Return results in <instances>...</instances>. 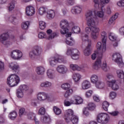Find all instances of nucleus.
I'll return each instance as SVG.
<instances>
[{
  "mask_svg": "<svg viewBox=\"0 0 124 124\" xmlns=\"http://www.w3.org/2000/svg\"><path fill=\"white\" fill-rule=\"evenodd\" d=\"M92 94H93V91L89 90L86 93V97H90Z\"/></svg>",
  "mask_w": 124,
  "mask_h": 124,
  "instance_id": "obj_63",
  "label": "nucleus"
},
{
  "mask_svg": "<svg viewBox=\"0 0 124 124\" xmlns=\"http://www.w3.org/2000/svg\"><path fill=\"white\" fill-rule=\"evenodd\" d=\"M11 57L13 60H20L23 57V53L18 49L14 50L11 52Z\"/></svg>",
  "mask_w": 124,
  "mask_h": 124,
  "instance_id": "obj_9",
  "label": "nucleus"
},
{
  "mask_svg": "<svg viewBox=\"0 0 124 124\" xmlns=\"http://www.w3.org/2000/svg\"><path fill=\"white\" fill-rule=\"evenodd\" d=\"M102 68L104 71H108L109 67H107V64H106V62H105L103 63Z\"/></svg>",
  "mask_w": 124,
  "mask_h": 124,
  "instance_id": "obj_54",
  "label": "nucleus"
},
{
  "mask_svg": "<svg viewBox=\"0 0 124 124\" xmlns=\"http://www.w3.org/2000/svg\"><path fill=\"white\" fill-rule=\"evenodd\" d=\"M10 20H12V22L14 24L16 25V24H17V19H16V17L14 16H11L10 17Z\"/></svg>",
  "mask_w": 124,
  "mask_h": 124,
  "instance_id": "obj_59",
  "label": "nucleus"
},
{
  "mask_svg": "<svg viewBox=\"0 0 124 124\" xmlns=\"http://www.w3.org/2000/svg\"><path fill=\"white\" fill-rule=\"evenodd\" d=\"M9 67L16 73L19 72V65L15 62H12L9 65Z\"/></svg>",
  "mask_w": 124,
  "mask_h": 124,
  "instance_id": "obj_12",
  "label": "nucleus"
},
{
  "mask_svg": "<svg viewBox=\"0 0 124 124\" xmlns=\"http://www.w3.org/2000/svg\"><path fill=\"white\" fill-rule=\"evenodd\" d=\"M53 111L55 114L57 115V116H59V115H61V114H62V109L57 107H53Z\"/></svg>",
  "mask_w": 124,
  "mask_h": 124,
  "instance_id": "obj_36",
  "label": "nucleus"
},
{
  "mask_svg": "<svg viewBox=\"0 0 124 124\" xmlns=\"http://www.w3.org/2000/svg\"><path fill=\"white\" fill-rule=\"evenodd\" d=\"M79 51L76 48H70L67 50L66 54L68 56H71L73 60H78L79 59Z\"/></svg>",
  "mask_w": 124,
  "mask_h": 124,
  "instance_id": "obj_6",
  "label": "nucleus"
},
{
  "mask_svg": "<svg viewBox=\"0 0 124 124\" xmlns=\"http://www.w3.org/2000/svg\"><path fill=\"white\" fill-rule=\"evenodd\" d=\"M47 34L48 35V39H53L55 37H58L59 36V33L56 32L52 33V30L51 29L47 30L46 31Z\"/></svg>",
  "mask_w": 124,
  "mask_h": 124,
  "instance_id": "obj_16",
  "label": "nucleus"
},
{
  "mask_svg": "<svg viewBox=\"0 0 124 124\" xmlns=\"http://www.w3.org/2000/svg\"><path fill=\"white\" fill-rule=\"evenodd\" d=\"M15 8V1H12L9 4V11H12Z\"/></svg>",
  "mask_w": 124,
  "mask_h": 124,
  "instance_id": "obj_44",
  "label": "nucleus"
},
{
  "mask_svg": "<svg viewBox=\"0 0 124 124\" xmlns=\"http://www.w3.org/2000/svg\"><path fill=\"white\" fill-rule=\"evenodd\" d=\"M4 70V62L0 61V71H2Z\"/></svg>",
  "mask_w": 124,
  "mask_h": 124,
  "instance_id": "obj_62",
  "label": "nucleus"
},
{
  "mask_svg": "<svg viewBox=\"0 0 124 124\" xmlns=\"http://www.w3.org/2000/svg\"><path fill=\"white\" fill-rule=\"evenodd\" d=\"M42 88H49L52 86V83L49 81H45L42 83L40 85Z\"/></svg>",
  "mask_w": 124,
  "mask_h": 124,
  "instance_id": "obj_31",
  "label": "nucleus"
},
{
  "mask_svg": "<svg viewBox=\"0 0 124 124\" xmlns=\"http://www.w3.org/2000/svg\"><path fill=\"white\" fill-rule=\"evenodd\" d=\"M36 72L39 75H43L45 72V69L42 66L38 67L37 68Z\"/></svg>",
  "mask_w": 124,
  "mask_h": 124,
  "instance_id": "obj_28",
  "label": "nucleus"
},
{
  "mask_svg": "<svg viewBox=\"0 0 124 124\" xmlns=\"http://www.w3.org/2000/svg\"><path fill=\"white\" fill-rule=\"evenodd\" d=\"M74 115V112H73V110L72 109H68L65 111V116H66V118H65V119H67L68 120L69 119H70L71 117L73 116Z\"/></svg>",
  "mask_w": 124,
  "mask_h": 124,
  "instance_id": "obj_23",
  "label": "nucleus"
},
{
  "mask_svg": "<svg viewBox=\"0 0 124 124\" xmlns=\"http://www.w3.org/2000/svg\"><path fill=\"white\" fill-rule=\"evenodd\" d=\"M17 117V112L16 111H13L12 112H10L9 114V118L11 120H15Z\"/></svg>",
  "mask_w": 124,
  "mask_h": 124,
  "instance_id": "obj_35",
  "label": "nucleus"
},
{
  "mask_svg": "<svg viewBox=\"0 0 124 124\" xmlns=\"http://www.w3.org/2000/svg\"><path fill=\"white\" fill-rule=\"evenodd\" d=\"M109 104L107 101H104L103 103V108L105 111H108V108H109Z\"/></svg>",
  "mask_w": 124,
  "mask_h": 124,
  "instance_id": "obj_42",
  "label": "nucleus"
},
{
  "mask_svg": "<svg viewBox=\"0 0 124 124\" xmlns=\"http://www.w3.org/2000/svg\"><path fill=\"white\" fill-rule=\"evenodd\" d=\"M30 26V22L26 21L21 24V28L23 30H28L29 26Z\"/></svg>",
  "mask_w": 124,
  "mask_h": 124,
  "instance_id": "obj_40",
  "label": "nucleus"
},
{
  "mask_svg": "<svg viewBox=\"0 0 124 124\" xmlns=\"http://www.w3.org/2000/svg\"><path fill=\"white\" fill-rule=\"evenodd\" d=\"M100 67H101V59L98 58L94 64L93 68L95 69V70H98Z\"/></svg>",
  "mask_w": 124,
  "mask_h": 124,
  "instance_id": "obj_19",
  "label": "nucleus"
},
{
  "mask_svg": "<svg viewBox=\"0 0 124 124\" xmlns=\"http://www.w3.org/2000/svg\"><path fill=\"white\" fill-rule=\"evenodd\" d=\"M69 26V23L66 19H62L60 22V27L62 30H61V33L62 34H65L68 33V27Z\"/></svg>",
  "mask_w": 124,
  "mask_h": 124,
  "instance_id": "obj_5",
  "label": "nucleus"
},
{
  "mask_svg": "<svg viewBox=\"0 0 124 124\" xmlns=\"http://www.w3.org/2000/svg\"><path fill=\"white\" fill-rule=\"evenodd\" d=\"M16 95L18 98H21L24 96V92L18 89L16 90Z\"/></svg>",
  "mask_w": 124,
  "mask_h": 124,
  "instance_id": "obj_33",
  "label": "nucleus"
},
{
  "mask_svg": "<svg viewBox=\"0 0 124 124\" xmlns=\"http://www.w3.org/2000/svg\"><path fill=\"white\" fill-rule=\"evenodd\" d=\"M112 60L118 64L119 67H124V63L123 62V58L120 53H114L112 55Z\"/></svg>",
  "mask_w": 124,
  "mask_h": 124,
  "instance_id": "obj_7",
  "label": "nucleus"
},
{
  "mask_svg": "<svg viewBox=\"0 0 124 124\" xmlns=\"http://www.w3.org/2000/svg\"><path fill=\"white\" fill-rule=\"evenodd\" d=\"M118 18V14H115L114 16L111 17L108 21V24L109 25H112L114 22H115V20H116Z\"/></svg>",
  "mask_w": 124,
  "mask_h": 124,
  "instance_id": "obj_34",
  "label": "nucleus"
},
{
  "mask_svg": "<svg viewBox=\"0 0 124 124\" xmlns=\"http://www.w3.org/2000/svg\"><path fill=\"white\" fill-rule=\"evenodd\" d=\"M64 104L65 106H70L72 104H74V100H72V99H71L70 102L65 100L64 101Z\"/></svg>",
  "mask_w": 124,
  "mask_h": 124,
  "instance_id": "obj_43",
  "label": "nucleus"
},
{
  "mask_svg": "<svg viewBox=\"0 0 124 124\" xmlns=\"http://www.w3.org/2000/svg\"><path fill=\"white\" fill-rule=\"evenodd\" d=\"M81 78V75L79 74H75L73 76V79L75 82H78Z\"/></svg>",
  "mask_w": 124,
  "mask_h": 124,
  "instance_id": "obj_37",
  "label": "nucleus"
},
{
  "mask_svg": "<svg viewBox=\"0 0 124 124\" xmlns=\"http://www.w3.org/2000/svg\"><path fill=\"white\" fill-rule=\"evenodd\" d=\"M79 120V118L76 115H73L72 117H71L69 119H65V121L66 123H69V122H72V124H78V121Z\"/></svg>",
  "mask_w": 124,
  "mask_h": 124,
  "instance_id": "obj_13",
  "label": "nucleus"
},
{
  "mask_svg": "<svg viewBox=\"0 0 124 124\" xmlns=\"http://www.w3.org/2000/svg\"><path fill=\"white\" fill-rule=\"evenodd\" d=\"M117 5H118V6L124 7V0H121L120 2H118Z\"/></svg>",
  "mask_w": 124,
  "mask_h": 124,
  "instance_id": "obj_64",
  "label": "nucleus"
},
{
  "mask_svg": "<svg viewBox=\"0 0 124 124\" xmlns=\"http://www.w3.org/2000/svg\"><path fill=\"white\" fill-rule=\"evenodd\" d=\"M47 17L48 19H53L55 17V11L53 10H50L47 12Z\"/></svg>",
  "mask_w": 124,
  "mask_h": 124,
  "instance_id": "obj_30",
  "label": "nucleus"
},
{
  "mask_svg": "<svg viewBox=\"0 0 124 124\" xmlns=\"http://www.w3.org/2000/svg\"><path fill=\"white\" fill-rule=\"evenodd\" d=\"M85 16L87 20V25L92 27V37L93 39H96L99 28L94 26L98 24V19L96 17L95 13L92 11H89L86 13Z\"/></svg>",
  "mask_w": 124,
  "mask_h": 124,
  "instance_id": "obj_1",
  "label": "nucleus"
},
{
  "mask_svg": "<svg viewBox=\"0 0 124 124\" xmlns=\"http://www.w3.org/2000/svg\"><path fill=\"white\" fill-rule=\"evenodd\" d=\"M109 96L111 99H114L117 96V94L115 92H112L110 93Z\"/></svg>",
  "mask_w": 124,
  "mask_h": 124,
  "instance_id": "obj_60",
  "label": "nucleus"
},
{
  "mask_svg": "<svg viewBox=\"0 0 124 124\" xmlns=\"http://www.w3.org/2000/svg\"><path fill=\"white\" fill-rule=\"evenodd\" d=\"M70 67L71 69H72V70H78V71L81 70V68L77 64H70Z\"/></svg>",
  "mask_w": 124,
  "mask_h": 124,
  "instance_id": "obj_38",
  "label": "nucleus"
},
{
  "mask_svg": "<svg viewBox=\"0 0 124 124\" xmlns=\"http://www.w3.org/2000/svg\"><path fill=\"white\" fill-rule=\"evenodd\" d=\"M45 108H41L39 110V115H45Z\"/></svg>",
  "mask_w": 124,
  "mask_h": 124,
  "instance_id": "obj_56",
  "label": "nucleus"
},
{
  "mask_svg": "<svg viewBox=\"0 0 124 124\" xmlns=\"http://www.w3.org/2000/svg\"><path fill=\"white\" fill-rule=\"evenodd\" d=\"M65 42L67 45H69V46H73V45L75 43V42H74V41H73V40H72V41L66 40Z\"/></svg>",
  "mask_w": 124,
  "mask_h": 124,
  "instance_id": "obj_61",
  "label": "nucleus"
},
{
  "mask_svg": "<svg viewBox=\"0 0 124 124\" xmlns=\"http://www.w3.org/2000/svg\"><path fill=\"white\" fill-rule=\"evenodd\" d=\"M57 62H64V58L63 56L59 55L58 57H56Z\"/></svg>",
  "mask_w": 124,
  "mask_h": 124,
  "instance_id": "obj_48",
  "label": "nucleus"
},
{
  "mask_svg": "<svg viewBox=\"0 0 124 124\" xmlns=\"http://www.w3.org/2000/svg\"><path fill=\"white\" fill-rule=\"evenodd\" d=\"M74 104L78 105L79 104H82V103H83V99H82V98L78 96L74 99Z\"/></svg>",
  "mask_w": 124,
  "mask_h": 124,
  "instance_id": "obj_27",
  "label": "nucleus"
},
{
  "mask_svg": "<svg viewBox=\"0 0 124 124\" xmlns=\"http://www.w3.org/2000/svg\"><path fill=\"white\" fill-rule=\"evenodd\" d=\"M42 48L40 46H36L34 49L29 53L30 58L31 60H34L41 54Z\"/></svg>",
  "mask_w": 124,
  "mask_h": 124,
  "instance_id": "obj_4",
  "label": "nucleus"
},
{
  "mask_svg": "<svg viewBox=\"0 0 124 124\" xmlns=\"http://www.w3.org/2000/svg\"><path fill=\"white\" fill-rule=\"evenodd\" d=\"M95 107H96L95 104L93 103H90L88 104V108H87L89 110H90V111H93V110L95 109Z\"/></svg>",
  "mask_w": 124,
  "mask_h": 124,
  "instance_id": "obj_41",
  "label": "nucleus"
},
{
  "mask_svg": "<svg viewBox=\"0 0 124 124\" xmlns=\"http://www.w3.org/2000/svg\"><path fill=\"white\" fill-rule=\"evenodd\" d=\"M39 38H48L47 37V35H46V33L44 32H41L38 34Z\"/></svg>",
  "mask_w": 124,
  "mask_h": 124,
  "instance_id": "obj_53",
  "label": "nucleus"
},
{
  "mask_svg": "<svg viewBox=\"0 0 124 124\" xmlns=\"http://www.w3.org/2000/svg\"><path fill=\"white\" fill-rule=\"evenodd\" d=\"M57 71L59 73H62V74H64L66 73L67 71V68L64 65H60L57 67Z\"/></svg>",
  "mask_w": 124,
  "mask_h": 124,
  "instance_id": "obj_14",
  "label": "nucleus"
},
{
  "mask_svg": "<svg viewBox=\"0 0 124 124\" xmlns=\"http://www.w3.org/2000/svg\"><path fill=\"white\" fill-rule=\"evenodd\" d=\"M109 38L111 41H116V40H117V37L112 35V33H111L109 34Z\"/></svg>",
  "mask_w": 124,
  "mask_h": 124,
  "instance_id": "obj_58",
  "label": "nucleus"
},
{
  "mask_svg": "<svg viewBox=\"0 0 124 124\" xmlns=\"http://www.w3.org/2000/svg\"><path fill=\"white\" fill-rule=\"evenodd\" d=\"M95 84V86L97 89H103L105 87V83L104 82L99 80Z\"/></svg>",
  "mask_w": 124,
  "mask_h": 124,
  "instance_id": "obj_29",
  "label": "nucleus"
},
{
  "mask_svg": "<svg viewBox=\"0 0 124 124\" xmlns=\"http://www.w3.org/2000/svg\"><path fill=\"white\" fill-rule=\"evenodd\" d=\"M91 80L92 83H93V84H95L96 82H98V77L96 76V75H93L91 77Z\"/></svg>",
  "mask_w": 124,
  "mask_h": 124,
  "instance_id": "obj_32",
  "label": "nucleus"
},
{
  "mask_svg": "<svg viewBox=\"0 0 124 124\" xmlns=\"http://www.w3.org/2000/svg\"><path fill=\"white\" fill-rule=\"evenodd\" d=\"M108 85L109 87H111L113 91H117L119 89V85L116 84V80L108 81Z\"/></svg>",
  "mask_w": 124,
  "mask_h": 124,
  "instance_id": "obj_15",
  "label": "nucleus"
},
{
  "mask_svg": "<svg viewBox=\"0 0 124 124\" xmlns=\"http://www.w3.org/2000/svg\"><path fill=\"white\" fill-rule=\"evenodd\" d=\"M97 50H101L102 48V53H104V52L102 51V48H103V43L101 44V42H99L97 43Z\"/></svg>",
  "mask_w": 124,
  "mask_h": 124,
  "instance_id": "obj_51",
  "label": "nucleus"
},
{
  "mask_svg": "<svg viewBox=\"0 0 124 124\" xmlns=\"http://www.w3.org/2000/svg\"><path fill=\"white\" fill-rule=\"evenodd\" d=\"M41 122H42L43 124H51V118L49 116H44L41 118Z\"/></svg>",
  "mask_w": 124,
  "mask_h": 124,
  "instance_id": "obj_20",
  "label": "nucleus"
},
{
  "mask_svg": "<svg viewBox=\"0 0 124 124\" xmlns=\"http://www.w3.org/2000/svg\"><path fill=\"white\" fill-rule=\"evenodd\" d=\"M9 34L8 33H3L0 36V42L5 45L6 47L10 45V42L8 41Z\"/></svg>",
  "mask_w": 124,
  "mask_h": 124,
  "instance_id": "obj_8",
  "label": "nucleus"
},
{
  "mask_svg": "<svg viewBox=\"0 0 124 124\" xmlns=\"http://www.w3.org/2000/svg\"><path fill=\"white\" fill-rule=\"evenodd\" d=\"M91 88V83L87 80L83 81L82 83V88L83 90H87Z\"/></svg>",
  "mask_w": 124,
  "mask_h": 124,
  "instance_id": "obj_24",
  "label": "nucleus"
},
{
  "mask_svg": "<svg viewBox=\"0 0 124 124\" xmlns=\"http://www.w3.org/2000/svg\"><path fill=\"white\" fill-rule=\"evenodd\" d=\"M91 47H92V45H91V42L90 41L88 45H87L86 48L84 50V54L85 56H88L91 55Z\"/></svg>",
  "mask_w": 124,
  "mask_h": 124,
  "instance_id": "obj_21",
  "label": "nucleus"
},
{
  "mask_svg": "<svg viewBox=\"0 0 124 124\" xmlns=\"http://www.w3.org/2000/svg\"><path fill=\"white\" fill-rule=\"evenodd\" d=\"M82 40L83 44H87L89 45V43L90 42V45H92V41L91 40H89V36L87 34H82Z\"/></svg>",
  "mask_w": 124,
  "mask_h": 124,
  "instance_id": "obj_17",
  "label": "nucleus"
},
{
  "mask_svg": "<svg viewBox=\"0 0 124 124\" xmlns=\"http://www.w3.org/2000/svg\"><path fill=\"white\" fill-rule=\"evenodd\" d=\"M19 89L23 91V93H25V92H27V91L29 90V87L26 85H22L20 86Z\"/></svg>",
  "mask_w": 124,
  "mask_h": 124,
  "instance_id": "obj_46",
  "label": "nucleus"
},
{
  "mask_svg": "<svg viewBox=\"0 0 124 124\" xmlns=\"http://www.w3.org/2000/svg\"><path fill=\"white\" fill-rule=\"evenodd\" d=\"M55 73V71L53 69H48L47 71L46 74L47 77L50 79H53L54 78V74Z\"/></svg>",
  "mask_w": 124,
  "mask_h": 124,
  "instance_id": "obj_26",
  "label": "nucleus"
},
{
  "mask_svg": "<svg viewBox=\"0 0 124 124\" xmlns=\"http://www.w3.org/2000/svg\"><path fill=\"white\" fill-rule=\"evenodd\" d=\"M74 2V0H66V4H67V5H73Z\"/></svg>",
  "mask_w": 124,
  "mask_h": 124,
  "instance_id": "obj_57",
  "label": "nucleus"
},
{
  "mask_svg": "<svg viewBox=\"0 0 124 124\" xmlns=\"http://www.w3.org/2000/svg\"><path fill=\"white\" fill-rule=\"evenodd\" d=\"M26 13L27 16H32L35 13L34 8L32 6H28L26 8Z\"/></svg>",
  "mask_w": 124,
  "mask_h": 124,
  "instance_id": "obj_11",
  "label": "nucleus"
},
{
  "mask_svg": "<svg viewBox=\"0 0 124 124\" xmlns=\"http://www.w3.org/2000/svg\"><path fill=\"white\" fill-rule=\"evenodd\" d=\"M82 11V8L78 6H74L71 10V12L73 14H80Z\"/></svg>",
  "mask_w": 124,
  "mask_h": 124,
  "instance_id": "obj_18",
  "label": "nucleus"
},
{
  "mask_svg": "<svg viewBox=\"0 0 124 124\" xmlns=\"http://www.w3.org/2000/svg\"><path fill=\"white\" fill-rule=\"evenodd\" d=\"M39 28L41 30H44L46 28V23L44 21L39 22Z\"/></svg>",
  "mask_w": 124,
  "mask_h": 124,
  "instance_id": "obj_50",
  "label": "nucleus"
},
{
  "mask_svg": "<svg viewBox=\"0 0 124 124\" xmlns=\"http://www.w3.org/2000/svg\"><path fill=\"white\" fill-rule=\"evenodd\" d=\"M46 12V9L44 7H40L39 9V13L40 15H43Z\"/></svg>",
  "mask_w": 124,
  "mask_h": 124,
  "instance_id": "obj_49",
  "label": "nucleus"
},
{
  "mask_svg": "<svg viewBox=\"0 0 124 124\" xmlns=\"http://www.w3.org/2000/svg\"><path fill=\"white\" fill-rule=\"evenodd\" d=\"M19 82H20V78L16 74L11 75L8 77L7 80V85L9 87H15V86H17L19 84Z\"/></svg>",
  "mask_w": 124,
  "mask_h": 124,
  "instance_id": "obj_2",
  "label": "nucleus"
},
{
  "mask_svg": "<svg viewBox=\"0 0 124 124\" xmlns=\"http://www.w3.org/2000/svg\"><path fill=\"white\" fill-rule=\"evenodd\" d=\"M38 100H40V101L42 100H45L46 99H47L48 98V96H47V94L44 93H40L38 94Z\"/></svg>",
  "mask_w": 124,
  "mask_h": 124,
  "instance_id": "obj_22",
  "label": "nucleus"
},
{
  "mask_svg": "<svg viewBox=\"0 0 124 124\" xmlns=\"http://www.w3.org/2000/svg\"><path fill=\"white\" fill-rule=\"evenodd\" d=\"M80 31H81V30L78 26H74L72 29V32H74V33H79Z\"/></svg>",
  "mask_w": 124,
  "mask_h": 124,
  "instance_id": "obj_39",
  "label": "nucleus"
},
{
  "mask_svg": "<svg viewBox=\"0 0 124 124\" xmlns=\"http://www.w3.org/2000/svg\"><path fill=\"white\" fill-rule=\"evenodd\" d=\"M49 62L51 66H55V65L58 63L57 57H51L49 60Z\"/></svg>",
  "mask_w": 124,
  "mask_h": 124,
  "instance_id": "obj_25",
  "label": "nucleus"
},
{
  "mask_svg": "<svg viewBox=\"0 0 124 124\" xmlns=\"http://www.w3.org/2000/svg\"><path fill=\"white\" fill-rule=\"evenodd\" d=\"M62 88L63 89V90H65V91L67 90V91H68L70 88V84L67 83L63 84L62 85Z\"/></svg>",
  "mask_w": 124,
  "mask_h": 124,
  "instance_id": "obj_45",
  "label": "nucleus"
},
{
  "mask_svg": "<svg viewBox=\"0 0 124 124\" xmlns=\"http://www.w3.org/2000/svg\"><path fill=\"white\" fill-rule=\"evenodd\" d=\"M28 117L29 120H33L35 118V114L32 113H29L28 114Z\"/></svg>",
  "mask_w": 124,
  "mask_h": 124,
  "instance_id": "obj_55",
  "label": "nucleus"
},
{
  "mask_svg": "<svg viewBox=\"0 0 124 124\" xmlns=\"http://www.w3.org/2000/svg\"><path fill=\"white\" fill-rule=\"evenodd\" d=\"M110 120V117L107 113H99L97 115L96 120L98 123L102 124H108Z\"/></svg>",
  "mask_w": 124,
  "mask_h": 124,
  "instance_id": "obj_3",
  "label": "nucleus"
},
{
  "mask_svg": "<svg viewBox=\"0 0 124 124\" xmlns=\"http://www.w3.org/2000/svg\"><path fill=\"white\" fill-rule=\"evenodd\" d=\"M19 114L20 117H21V116H23V115H26L27 112H26L24 108H21L19 110Z\"/></svg>",
  "mask_w": 124,
  "mask_h": 124,
  "instance_id": "obj_52",
  "label": "nucleus"
},
{
  "mask_svg": "<svg viewBox=\"0 0 124 124\" xmlns=\"http://www.w3.org/2000/svg\"><path fill=\"white\" fill-rule=\"evenodd\" d=\"M101 35L102 38V42L103 43L102 52H105V51H106V40L107 39L106 32H105V31L102 32Z\"/></svg>",
  "mask_w": 124,
  "mask_h": 124,
  "instance_id": "obj_10",
  "label": "nucleus"
},
{
  "mask_svg": "<svg viewBox=\"0 0 124 124\" xmlns=\"http://www.w3.org/2000/svg\"><path fill=\"white\" fill-rule=\"evenodd\" d=\"M72 93H73V91L72 89H69L66 91L65 94H64V97L66 98L70 95V94H72Z\"/></svg>",
  "mask_w": 124,
  "mask_h": 124,
  "instance_id": "obj_47",
  "label": "nucleus"
}]
</instances>
